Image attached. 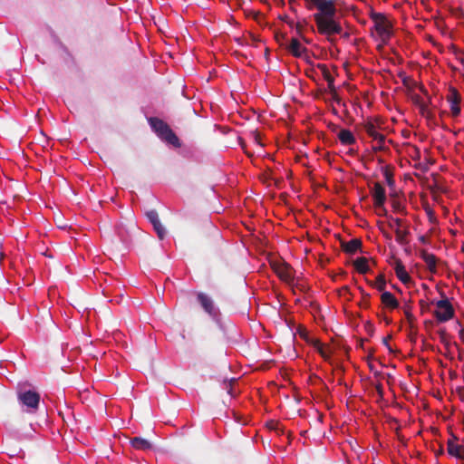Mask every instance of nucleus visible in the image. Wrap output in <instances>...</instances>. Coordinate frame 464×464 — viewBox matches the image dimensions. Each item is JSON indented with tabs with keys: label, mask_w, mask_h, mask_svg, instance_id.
Here are the masks:
<instances>
[{
	"label": "nucleus",
	"mask_w": 464,
	"mask_h": 464,
	"mask_svg": "<svg viewBox=\"0 0 464 464\" xmlns=\"http://www.w3.org/2000/svg\"><path fill=\"white\" fill-rule=\"evenodd\" d=\"M308 10H317L314 14L319 34L324 35L339 34L343 28L335 19L337 9L334 0H304Z\"/></svg>",
	"instance_id": "1"
},
{
	"label": "nucleus",
	"mask_w": 464,
	"mask_h": 464,
	"mask_svg": "<svg viewBox=\"0 0 464 464\" xmlns=\"http://www.w3.org/2000/svg\"><path fill=\"white\" fill-rule=\"evenodd\" d=\"M370 18L372 22L371 35L378 42V48L381 49L389 43L393 34L392 24L382 13L371 12Z\"/></svg>",
	"instance_id": "2"
},
{
	"label": "nucleus",
	"mask_w": 464,
	"mask_h": 464,
	"mask_svg": "<svg viewBox=\"0 0 464 464\" xmlns=\"http://www.w3.org/2000/svg\"><path fill=\"white\" fill-rule=\"evenodd\" d=\"M17 399L24 411L28 413L37 411L40 403V394L34 390H27L25 385L17 388Z\"/></svg>",
	"instance_id": "3"
},
{
	"label": "nucleus",
	"mask_w": 464,
	"mask_h": 464,
	"mask_svg": "<svg viewBox=\"0 0 464 464\" xmlns=\"http://www.w3.org/2000/svg\"><path fill=\"white\" fill-rule=\"evenodd\" d=\"M150 124L157 135L165 142L176 148L180 147V142L176 134L171 130L169 125L158 118H150Z\"/></svg>",
	"instance_id": "4"
},
{
	"label": "nucleus",
	"mask_w": 464,
	"mask_h": 464,
	"mask_svg": "<svg viewBox=\"0 0 464 464\" xmlns=\"http://www.w3.org/2000/svg\"><path fill=\"white\" fill-rule=\"evenodd\" d=\"M430 304H434L436 307L434 316L439 322H447L453 317L454 309L448 298H443L439 301H431Z\"/></svg>",
	"instance_id": "5"
},
{
	"label": "nucleus",
	"mask_w": 464,
	"mask_h": 464,
	"mask_svg": "<svg viewBox=\"0 0 464 464\" xmlns=\"http://www.w3.org/2000/svg\"><path fill=\"white\" fill-rule=\"evenodd\" d=\"M272 267L282 281L288 285L293 284L295 280V271L287 263L283 261H275L272 264Z\"/></svg>",
	"instance_id": "6"
},
{
	"label": "nucleus",
	"mask_w": 464,
	"mask_h": 464,
	"mask_svg": "<svg viewBox=\"0 0 464 464\" xmlns=\"http://www.w3.org/2000/svg\"><path fill=\"white\" fill-rule=\"evenodd\" d=\"M364 130L366 131L368 136L372 139V150H382L383 149V144L385 140L384 135L379 132L376 126L372 122L365 123Z\"/></svg>",
	"instance_id": "7"
},
{
	"label": "nucleus",
	"mask_w": 464,
	"mask_h": 464,
	"mask_svg": "<svg viewBox=\"0 0 464 464\" xmlns=\"http://www.w3.org/2000/svg\"><path fill=\"white\" fill-rule=\"evenodd\" d=\"M318 69L321 72V74L324 77V79L327 82L328 90H329V92H330L332 98L334 101L339 102L338 95L336 93V90H335V87L334 84V79L333 75L331 74L329 69L327 68V66L325 64H319Z\"/></svg>",
	"instance_id": "8"
},
{
	"label": "nucleus",
	"mask_w": 464,
	"mask_h": 464,
	"mask_svg": "<svg viewBox=\"0 0 464 464\" xmlns=\"http://www.w3.org/2000/svg\"><path fill=\"white\" fill-rule=\"evenodd\" d=\"M394 271L396 276L403 285H405L408 287L413 285V280L411 276L406 271V268L401 260L395 261Z\"/></svg>",
	"instance_id": "9"
},
{
	"label": "nucleus",
	"mask_w": 464,
	"mask_h": 464,
	"mask_svg": "<svg viewBox=\"0 0 464 464\" xmlns=\"http://www.w3.org/2000/svg\"><path fill=\"white\" fill-rule=\"evenodd\" d=\"M448 102L450 104V114L456 118L460 113L459 103L461 101L460 95L456 89H450V94L447 97Z\"/></svg>",
	"instance_id": "10"
},
{
	"label": "nucleus",
	"mask_w": 464,
	"mask_h": 464,
	"mask_svg": "<svg viewBox=\"0 0 464 464\" xmlns=\"http://www.w3.org/2000/svg\"><path fill=\"white\" fill-rule=\"evenodd\" d=\"M372 197L375 208L385 210L384 203L386 201V191L385 188L381 184L376 183L374 185L372 190Z\"/></svg>",
	"instance_id": "11"
},
{
	"label": "nucleus",
	"mask_w": 464,
	"mask_h": 464,
	"mask_svg": "<svg viewBox=\"0 0 464 464\" xmlns=\"http://www.w3.org/2000/svg\"><path fill=\"white\" fill-rule=\"evenodd\" d=\"M198 300L208 314H209L210 315H216L217 309L210 297H208L207 295L203 293H199L198 295Z\"/></svg>",
	"instance_id": "12"
},
{
	"label": "nucleus",
	"mask_w": 464,
	"mask_h": 464,
	"mask_svg": "<svg viewBox=\"0 0 464 464\" xmlns=\"http://www.w3.org/2000/svg\"><path fill=\"white\" fill-rule=\"evenodd\" d=\"M288 50L295 56L301 57L305 53L306 48L301 44V42L298 39L292 38L288 44Z\"/></svg>",
	"instance_id": "13"
},
{
	"label": "nucleus",
	"mask_w": 464,
	"mask_h": 464,
	"mask_svg": "<svg viewBox=\"0 0 464 464\" xmlns=\"http://www.w3.org/2000/svg\"><path fill=\"white\" fill-rule=\"evenodd\" d=\"M382 303L390 309H395L399 306V303L395 296L390 292H383L381 295Z\"/></svg>",
	"instance_id": "14"
},
{
	"label": "nucleus",
	"mask_w": 464,
	"mask_h": 464,
	"mask_svg": "<svg viewBox=\"0 0 464 464\" xmlns=\"http://www.w3.org/2000/svg\"><path fill=\"white\" fill-rule=\"evenodd\" d=\"M131 446L138 450H149L152 448L150 442L145 439L135 437L130 440Z\"/></svg>",
	"instance_id": "15"
},
{
	"label": "nucleus",
	"mask_w": 464,
	"mask_h": 464,
	"mask_svg": "<svg viewBox=\"0 0 464 464\" xmlns=\"http://www.w3.org/2000/svg\"><path fill=\"white\" fill-rule=\"evenodd\" d=\"M448 452L453 457L462 459L464 458V447L452 441L448 443Z\"/></svg>",
	"instance_id": "16"
},
{
	"label": "nucleus",
	"mask_w": 464,
	"mask_h": 464,
	"mask_svg": "<svg viewBox=\"0 0 464 464\" xmlns=\"http://www.w3.org/2000/svg\"><path fill=\"white\" fill-rule=\"evenodd\" d=\"M338 139L343 145H351L355 143V138L352 131L346 129H343L338 133Z\"/></svg>",
	"instance_id": "17"
},
{
	"label": "nucleus",
	"mask_w": 464,
	"mask_h": 464,
	"mask_svg": "<svg viewBox=\"0 0 464 464\" xmlns=\"http://www.w3.org/2000/svg\"><path fill=\"white\" fill-rule=\"evenodd\" d=\"M422 259L430 273L434 274L437 272V259L434 255L424 252Z\"/></svg>",
	"instance_id": "18"
},
{
	"label": "nucleus",
	"mask_w": 464,
	"mask_h": 464,
	"mask_svg": "<svg viewBox=\"0 0 464 464\" xmlns=\"http://www.w3.org/2000/svg\"><path fill=\"white\" fill-rule=\"evenodd\" d=\"M354 266L361 274H365L369 270L367 259L364 257L357 258L354 261Z\"/></svg>",
	"instance_id": "19"
},
{
	"label": "nucleus",
	"mask_w": 464,
	"mask_h": 464,
	"mask_svg": "<svg viewBox=\"0 0 464 464\" xmlns=\"http://www.w3.org/2000/svg\"><path fill=\"white\" fill-rule=\"evenodd\" d=\"M372 285L377 288L379 291H382L385 288L386 281L384 277L380 275L377 276L375 282L372 284Z\"/></svg>",
	"instance_id": "20"
},
{
	"label": "nucleus",
	"mask_w": 464,
	"mask_h": 464,
	"mask_svg": "<svg viewBox=\"0 0 464 464\" xmlns=\"http://www.w3.org/2000/svg\"><path fill=\"white\" fill-rule=\"evenodd\" d=\"M319 353L325 361H329L333 353V349L330 346L324 344V348Z\"/></svg>",
	"instance_id": "21"
},
{
	"label": "nucleus",
	"mask_w": 464,
	"mask_h": 464,
	"mask_svg": "<svg viewBox=\"0 0 464 464\" xmlns=\"http://www.w3.org/2000/svg\"><path fill=\"white\" fill-rule=\"evenodd\" d=\"M147 218H149V220L151 222V224L153 226L155 224L160 222V219H159L158 213L155 210H150V211L147 212Z\"/></svg>",
	"instance_id": "22"
},
{
	"label": "nucleus",
	"mask_w": 464,
	"mask_h": 464,
	"mask_svg": "<svg viewBox=\"0 0 464 464\" xmlns=\"http://www.w3.org/2000/svg\"><path fill=\"white\" fill-rule=\"evenodd\" d=\"M154 230L156 231L158 237L162 239L165 237L166 231L163 226L160 223H157L153 226Z\"/></svg>",
	"instance_id": "23"
},
{
	"label": "nucleus",
	"mask_w": 464,
	"mask_h": 464,
	"mask_svg": "<svg viewBox=\"0 0 464 464\" xmlns=\"http://www.w3.org/2000/svg\"><path fill=\"white\" fill-rule=\"evenodd\" d=\"M395 234H396L397 241L401 243L404 240L406 232L401 230L400 227H397V228H395Z\"/></svg>",
	"instance_id": "24"
},
{
	"label": "nucleus",
	"mask_w": 464,
	"mask_h": 464,
	"mask_svg": "<svg viewBox=\"0 0 464 464\" xmlns=\"http://www.w3.org/2000/svg\"><path fill=\"white\" fill-rule=\"evenodd\" d=\"M311 344L314 348V350L318 353L321 352V350L324 348V343H322L319 340L314 339L311 341Z\"/></svg>",
	"instance_id": "25"
},
{
	"label": "nucleus",
	"mask_w": 464,
	"mask_h": 464,
	"mask_svg": "<svg viewBox=\"0 0 464 464\" xmlns=\"http://www.w3.org/2000/svg\"><path fill=\"white\" fill-rule=\"evenodd\" d=\"M311 344L314 348V350L318 353L321 352V350L324 348V343H322L319 340L314 339L311 341Z\"/></svg>",
	"instance_id": "26"
},
{
	"label": "nucleus",
	"mask_w": 464,
	"mask_h": 464,
	"mask_svg": "<svg viewBox=\"0 0 464 464\" xmlns=\"http://www.w3.org/2000/svg\"><path fill=\"white\" fill-rule=\"evenodd\" d=\"M359 246H360L359 241L353 240L348 245L347 250L350 251V252H353V251H355L359 247Z\"/></svg>",
	"instance_id": "27"
},
{
	"label": "nucleus",
	"mask_w": 464,
	"mask_h": 464,
	"mask_svg": "<svg viewBox=\"0 0 464 464\" xmlns=\"http://www.w3.org/2000/svg\"><path fill=\"white\" fill-rule=\"evenodd\" d=\"M392 222H393V224L390 225L392 228H394V229L397 228V227L401 228V219L395 218V219H393Z\"/></svg>",
	"instance_id": "28"
},
{
	"label": "nucleus",
	"mask_w": 464,
	"mask_h": 464,
	"mask_svg": "<svg viewBox=\"0 0 464 464\" xmlns=\"http://www.w3.org/2000/svg\"><path fill=\"white\" fill-rule=\"evenodd\" d=\"M386 179L389 185H392V179L388 174L386 175Z\"/></svg>",
	"instance_id": "29"
},
{
	"label": "nucleus",
	"mask_w": 464,
	"mask_h": 464,
	"mask_svg": "<svg viewBox=\"0 0 464 464\" xmlns=\"http://www.w3.org/2000/svg\"><path fill=\"white\" fill-rule=\"evenodd\" d=\"M376 209H377V212H378V214H379V215H384V214H386V209H385V210H382V209H381V208H376Z\"/></svg>",
	"instance_id": "30"
}]
</instances>
